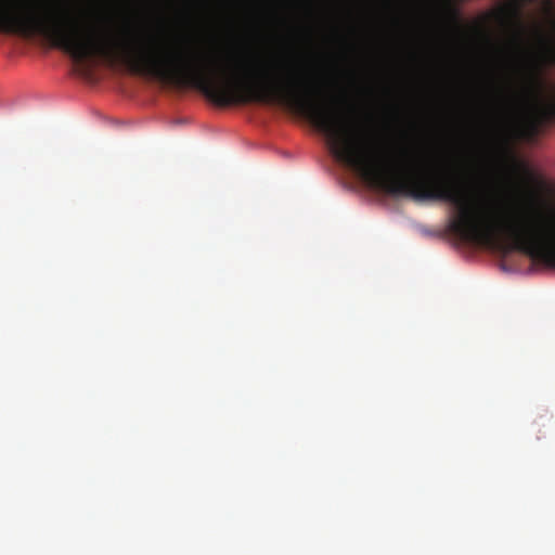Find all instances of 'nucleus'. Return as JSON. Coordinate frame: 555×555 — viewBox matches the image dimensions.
Returning <instances> with one entry per match:
<instances>
[{
	"instance_id": "f257e3e1",
	"label": "nucleus",
	"mask_w": 555,
	"mask_h": 555,
	"mask_svg": "<svg viewBox=\"0 0 555 555\" xmlns=\"http://www.w3.org/2000/svg\"><path fill=\"white\" fill-rule=\"evenodd\" d=\"M457 2H37V37L44 35L78 65L96 60L122 65L131 73L191 86L219 106L284 104L309 118L325 133L322 119L335 124L340 113L327 105L324 83L284 59L258 70L220 66L195 53H182L172 41L133 21L90 4H456ZM242 65V62L236 63Z\"/></svg>"
},
{
	"instance_id": "f03ea898",
	"label": "nucleus",
	"mask_w": 555,
	"mask_h": 555,
	"mask_svg": "<svg viewBox=\"0 0 555 555\" xmlns=\"http://www.w3.org/2000/svg\"><path fill=\"white\" fill-rule=\"evenodd\" d=\"M343 115L331 124L321 120L335 157L392 195L415 201H441L454 208L449 231L463 241L495 245L502 238L532 260L555 268V214L547 218L519 219L492 214L477 207L474 192L459 179L428 175V157L406 149L399 156L388 150L364 144L346 127Z\"/></svg>"
},
{
	"instance_id": "7ed1b4c3",
	"label": "nucleus",
	"mask_w": 555,
	"mask_h": 555,
	"mask_svg": "<svg viewBox=\"0 0 555 555\" xmlns=\"http://www.w3.org/2000/svg\"><path fill=\"white\" fill-rule=\"evenodd\" d=\"M551 28V33L535 30L540 55L529 63L519 89L495 93V103L501 108L526 114L532 131L555 121V17Z\"/></svg>"
},
{
	"instance_id": "20e7f679",
	"label": "nucleus",
	"mask_w": 555,
	"mask_h": 555,
	"mask_svg": "<svg viewBox=\"0 0 555 555\" xmlns=\"http://www.w3.org/2000/svg\"><path fill=\"white\" fill-rule=\"evenodd\" d=\"M0 35L35 38V2H0Z\"/></svg>"
},
{
	"instance_id": "39448f33",
	"label": "nucleus",
	"mask_w": 555,
	"mask_h": 555,
	"mask_svg": "<svg viewBox=\"0 0 555 555\" xmlns=\"http://www.w3.org/2000/svg\"><path fill=\"white\" fill-rule=\"evenodd\" d=\"M504 4H512L514 5L515 8H520L522 4H525L526 2H518V1H515V2H503Z\"/></svg>"
},
{
	"instance_id": "423d86ee",
	"label": "nucleus",
	"mask_w": 555,
	"mask_h": 555,
	"mask_svg": "<svg viewBox=\"0 0 555 555\" xmlns=\"http://www.w3.org/2000/svg\"><path fill=\"white\" fill-rule=\"evenodd\" d=\"M542 4H546L548 8V10L552 9V5L555 4V2H551V1H547V2H541Z\"/></svg>"
}]
</instances>
